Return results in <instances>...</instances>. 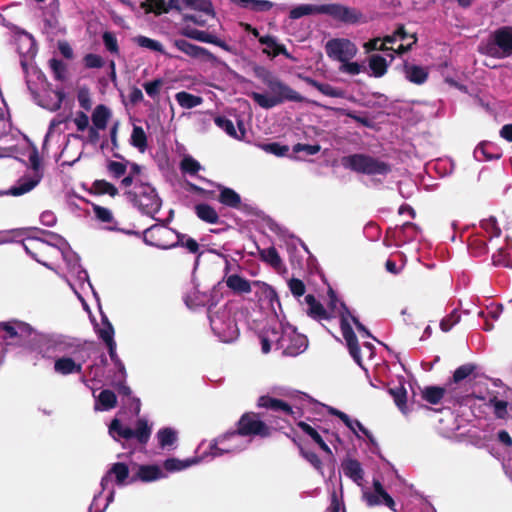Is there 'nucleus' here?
Instances as JSON below:
<instances>
[{
  "label": "nucleus",
  "instance_id": "f257e3e1",
  "mask_svg": "<svg viewBox=\"0 0 512 512\" xmlns=\"http://www.w3.org/2000/svg\"><path fill=\"white\" fill-rule=\"evenodd\" d=\"M23 248L38 263L55 270L64 279L77 272L81 286H90L85 282L87 271L81 266L79 256L62 236L51 232L45 233L44 239L28 236L23 241Z\"/></svg>",
  "mask_w": 512,
  "mask_h": 512
},
{
  "label": "nucleus",
  "instance_id": "f03ea898",
  "mask_svg": "<svg viewBox=\"0 0 512 512\" xmlns=\"http://www.w3.org/2000/svg\"><path fill=\"white\" fill-rule=\"evenodd\" d=\"M37 352L43 358H55L54 371L60 375L80 373L85 361L84 346L79 340L61 334L41 336Z\"/></svg>",
  "mask_w": 512,
  "mask_h": 512
},
{
  "label": "nucleus",
  "instance_id": "7ed1b4c3",
  "mask_svg": "<svg viewBox=\"0 0 512 512\" xmlns=\"http://www.w3.org/2000/svg\"><path fill=\"white\" fill-rule=\"evenodd\" d=\"M264 413L259 412H245L241 415L239 420L236 423V429L230 432L225 433L224 435L218 437L213 443L210 444V453L212 456H221L224 453H229L233 451L231 448H221L218 444L223 443L224 441L235 437H260V438H269L272 436V433L276 429L283 428L279 421L283 420L278 415H271L269 418H265Z\"/></svg>",
  "mask_w": 512,
  "mask_h": 512
},
{
  "label": "nucleus",
  "instance_id": "20e7f679",
  "mask_svg": "<svg viewBox=\"0 0 512 512\" xmlns=\"http://www.w3.org/2000/svg\"><path fill=\"white\" fill-rule=\"evenodd\" d=\"M254 73L258 79L269 89L271 95L259 92L249 93V97L263 109H271L285 101L304 102L305 98L297 91L285 84L279 77L264 67H256Z\"/></svg>",
  "mask_w": 512,
  "mask_h": 512
},
{
  "label": "nucleus",
  "instance_id": "39448f33",
  "mask_svg": "<svg viewBox=\"0 0 512 512\" xmlns=\"http://www.w3.org/2000/svg\"><path fill=\"white\" fill-rule=\"evenodd\" d=\"M341 165L347 170L368 176H387L392 171L391 164L365 153L343 156Z\"/></svg>",
  "mask_w": 512,
  "mask_h": 512
},
{
  "label": "nucleus",
  "instance_id": "423d86ee",
  "mask_svg": "<svg viewBox=\"0 0 512 512\" xmlns=\"http://www.w3.org/2000/svg\"><path fill=\"white\" fill-rule=\"evenodd\" d=\"M37 332L30 324L20 320H9L0 322V338L6 342V345L22 344L27 340L33 341V350L42 344L41 336H48Z\"/></svg>",
  "mask_w": 512,
  "mask_h": 512
},
{
  "label": "nucleus",
  "instance_id": "0eeeda50",
  "mask_svg": "<svg viewBox=\"0 0 512 512\" xmlns=\"http://www.w3.org/2000/svg\"><path fill=\"white\" fill-rule=\"evenodd\" d=\"M124 195L142 214L152 218L161 209V198L156 189L147 182H136L132 189L125 190Z\"/></svg>",
  "mask_w": 512,
  "mask_h": 512
},
{
  "label": "nucleus",
  "instance_id": "6e6552de",
  "mask_svg": "<svg viewBox=\"0 0 512 512\" xmlns=\"http://www.w3.org/2000/svg\"><path fill=\"white\" fill-rule=\"evenodd\" d=\"M340 329L342 332V336L346 341L347 348L349 350V354L353 358V360L362 367V358L360 353V346L357 339L356 334L354 333L348 318H351L352 322L356 326L357 330L361 333H364L366 337H371L372 334L370 331L359 321V319L356 316H353L349 310V308L346 306L345 303H340Z\"/></svg>",
  "mask_w": 512,
  "mask_h": 512
},
{
  "label": "nucleus",
  "instance_id": "1a4fd4ad",
  "mask_svg": "<svg viewBox=\"0 0 512 512\" xmlns=\"http://www.w3.org/2000/svg\"><path fill=\"white\" fill-rule=\"evenodd\" d=\"M478 51L482 55L503 59L512 56V26H502L493 31Z\"/></svg>",
  "mask_w": 512,
  "mask_h": 512
},
{
  "label": "nucleus",
  "instance_id": "9d476101",
  "mask_svg": "<svg viewBox=\"0 0 512 512\" xmlns=\"http://www.w3.org/2000/svg\"><path fill=\"white\" fill-rule=\"evenodd\" d=\"M68 120L69 116L62 114H58L51 120L43 143L44 150L48 151L51 147L55 146L57 151H60V156H64L68 153V146L71 142L70 136H72L75 142H79L77 136L65 134L68 127Z\"/></svg>",
  "mask_w": 512,
  "mask_h": 512
},
{
  "label": "nucleus",
  "instance_id": "9b49d317",
  "mask_svg": "<svg viewBox=\"0 0 512 512\" xmlns=\"http://www.w3.org/2000/svg\"><path fill=\"white\" fill-rule=\"evenodd\" d=\"M215 305L216 304L214 302H211L208 305V318L211 329L221 341L227 343L231 342L236 339L239 334L236 321L225 307L213 312L212 308Z\"/></svg>",
  "mask_w": 512,
  "mask_h": 512
},
{
  "label": "nucleus",
  "instance_id": "f8f14e48",
  "mask_svg": "<svg viewBox=\"0 0 512 512\" xmlns=\"http://www.w3.org/2000/svg\"><path fill=\"white\" fill-rule=\"evenodd\" d=\"M422 398L429 404L437 405L442 399H445L449 404L462 405L468 398L465 391H456L451 388L448 383L444 387L440 386H427L421 391Z\"/></svg>",
  "mask_w": 512,
  "mask_h": 512
},
{
  "label": "nucleus",
  "instance_id": "ddd939ff",
  "mask_svg": "<svg viewBox=\"0 0 512 512\" xmlns=\"http://www.w3.org/2000/svg\"><path fill=\"white\" fill-rule=\"evenodd\" d=\"M143 241L159 249L177 247V232L163 224H154L143 232Z\"/></svg>",
  "mask_w": 512,
  "mask_h": 512
},
{
  "label": "nucleus",
  "instance_id": "4468645a",
  "mask_svg": "<svg viewBox=\"0 0 512 512\" xmlns=\"http://www.w3.org/2000/svg\"><path fill=\"white\" fill-rule=\"evenodd\" d=\"M109 432L115 438L116 435L120 438L129 440L135 438L140 444H147L151 436V427L148 425L146 419H138L136 428L132 429L128 426L122 425L117 418L113 419L109 425Z\"/></svg>",
  "mask_w": 512,
  "mask_h": 512
},
{
  "label": "nucleus",
  "instance_id": "2eb2a0df",
  "mask_svg": "<svg viewBox=\"0 0 512 512\" xmlns=\"http://www.w3.org/2000/svg\"><path fill=\"white\" fill-rule=\"evenodd\" d=\"M325 51L329 58L346 62L354 58L358 52L357 46L347 38H333L326 42Z\"/></svg>",
  "mask_w": 512,
  "mask_h": 512
},
{
  "label": "nucleus",
  "instance_id": "dca6fc26",
  "mask_svg": "<svg viewBox=\"0 0 512 512\" xmlns=\"http://www.w3.org/2000/svg\"><path fill=\"white\" fill-rule=\"evenodd\" d=\"M322 11L323 14L329 15L334 20L345 24H357L363 21L361 11L338 3L323 4Z\"/></svg>",
  "mask_w": 512,
  "mask_h": 512
},
{
  "label": "nucleus",
  "instance_id": "f3484780",
  "mask_svg": "<svg viewBox=\"0 0 512 512\" xmlns=\"http://www.w3.org/2000/svg\"><path fill=\"white\" fill-rule=\"evenodd\" d=\"M278 348L283 350V354L287 356H297L303 353L308 347L306 336L298 334L295 331L284 332L276 340Z\"/></svg>",
  "mask_w": 512,
  "mask_h": 512
},
{
  "label": "nucleus",
  "instance_id": "a211bd4d",
  "mask_svg": "<svg viewBox=\"0 0 512 512\" xmlns=\"http://www.w3.org/2000/svg\"><path fill=\"white\" fill-rule=\"evenodd\" d=\"M134 472L133 465L130 467L126 463L116 462L109 469L108 473L101 479V486L104 490L108 485L109 480L114 477L115 483L118 486L131 485L132 473Z\"/></svg>",
  "mask_w": 512,
  "mask_h": 512
},
{
  "label": "nucleus",
  "instance_id": "6ab92c4d",
  "mask_svg": "<svg viewBox=\"0 0 512 512\" xmlns=\"http://www.w3.org/2000/svg\"><path fill=\"white\" fill-rule=\"evenodd\" d=\"M70 288L73 290V292L76 294L78 299L81 301L83 309L89 314V318L91 323L94 327H96V319L92 314V311L87 304V302L84 299V295H87L88 293H91L94 297H96V290L94 289L93 285L89 281V278L85 280L86 283H88L90 286L88 287H82L81 280L77 278V272H74L70 276H67L65 279Z\"/></svg>",
  "mask_w": 512,
  "mask_h": 512
},
{
  "label": "nucleus",
  "instance_id": "aec40b11",
  "mask_svg": "<svg viewBox=\"0 0 512 512\" xmlns=\"http://www.w3.org/2000/svg\"><path fill=\"white\" fill-rule=\"evenodd\" d=\"M42 178L41 172H28L23 175L13 186L4 194L12 196H21L34 189Z\"/></svg>",
  "mask_w": 512,
  "mask_h": 512
},
{
  "label": "nucleus",
  "instance_id": "412c9836",
  "mask_svg": "<svg viewBox=\"0 0 512 512\" xmlns=\"http://www.w3.org/2000/svg\"><path fill=\"white\" fill-rule=\"evenodd\" d=\"M134 472L132 473V479L130 482L136 483L141 482H152L164 477L161 468L155 464L148 465H137L133 463Z\"/></svg>",
  "mask_w": 512,
  "mask_h": 512
},
{
  "label": "nucleus",
  "instance_id": "4be33fe9",
  "mask_svg": "<svg viewBox=\"0 0 512 512\" xmlns=\"http://www.w3.org/2000/svg\"><path fill=\"white\" fill-rule=\"evenodd\" d=\"M257 407L270 410L275 414L282 413L284 415H294V411L288 402L269 395L260 396L257 400Z\"/></svg>",
  "mask_w": 512,
  "mask_h": 512
},
{
  "label": "nucleus",
  "instance_id": "5701e85b",
  "mask_svg": "<svg viewBox=\"0 0 512 512\" xmlns=\"http://www.w3.org/2000/svg\"><path fill=\"white\" fill-rule=\"evenodd\" d=\"M174 46L181 52L195 59H204L208 61L215 59L214 55L206 48L194 45L185 39H175Z\"/></svg>",
  "mask_w": 512,
  "mask_h": 512
},
{
  "label": "nucleus",
  "instance_id": "b1692460",
  "mask_svg": "<svg viewBox=\"0 0 512 512\" xmlns=\"http://www.w3.org/2000/svg\"><path fill=\"white\" fill-rule=\"evenodd\" d=\"M300 79L306 82L308 85L316 88L320 93L325 96L333 97V98H344L345 91L341 88L334 87L328 83H321L311 77L303 76L301 74L298 75Z\"/></svg>",
  "mask_w": 512,
  "mask_h": 512
},
{
  "label": "nucleus",
  "instance_id": "393cba45",
  "mask_svg": "<svg viewBox=\"0 0 512 512\" xmlns=\"http://www.w3.org/2000/svg\"><path fill=\"white\" fill-rule=\"evenodd\" d=\"M477 366L473 363H466L459 366L453 373L452 378L447 382L451 388L456 391H463L461 389L462 382L474 374Z\"/></svg>",
  "mask_w": 512,
  "mask_h": 512
},
{
  "label": "nucleus",
  "instance_id": "a878e982",
  "mask_svg": "<svg viewBox=\"0 0 512 512\" xmlns=\"http://www.w3.org/2000/svg\"><path fill=\"white\" fill-rule=\"evenodd\" d=\"M305 302L308 305L307 314L311 318H313L317 321L330 320L332 318V315L315 298L314 295H312V294L306 295Z\"/></svg>",
  "mask_w": 512,
  "mask_h": 512
},
{
  "label": "nucleus",
  "instance_id": "bb28decb",
  "mask_svg": "<svg viewBox=\"0 0 512 512\" xmlns=\"http://www.w3.org/2000/svg\"><path fill=\"white\" fill-rule=\"evenodd\" d=\"M389 57L390 60L387 61L385 57L379 54H372L369 56L368 65L374 77L380 78L387 73L389 65L394 60V55L391 53L389 54Z\"/></svg>",
  "mask_w": 512,
  "mask_h": 512
},
{
  "label": "nucleus",
  "instance_id": "cd10ccee",
  "mask_svg": "<svg viewBox=\"0 0 512 512\" xmlns=\"http://www.w3.org/2000/svg\"><path fill=\"white\" fill-rule=\"evenodd\" d=\"M405 77L414 84L422 85L428 79V70L422 66L405 63L404 64Z\"/></svg>",
  "mask_w": 512,
  "mask_h": 512
},
{
  "label": "nucleus",
  "instance_id": "c85d7f7f",
  "mask_svg": "<svg viewBox=\"0 0 512 512\" xmlns=\"http://www.w3.org/2000/svg\"><path fill=\"white\" fill-rule=\"evenodd\" d=\"M342 469L347 477L360 485L364 477V471L358 460L352 458L345 459L342 463Z\"/></svg>",
  "mask_w": 512,
  "mask_h": 512
},
{
  "label": "nucleus",
  "instance_id": "c756f323",
  "mask_svg": "<svg viewBox=\"0 0 512 512\" xmlns=\"http://www.w3.org/2000/svg\"><path fill=\"white\" fill-rule=\"evenodd\" d=\"M219 195L218 201L227 207L239 209L241 207V196L232 188L225 186H218Z\"/></svg>",
  "mask_w": 512,
  "mask_h": 512
},
{
  "label": "nucleus",
  "instance_id": "7c9ffc66",
  "mask_svg": "<svg viewBox=\"0 0 512 512\" xmlns=\"http://www.w3.org/2000/svg\"><path fill=\"white\" fill-rule=\"evenodd\" d=\"M114 333V329H111L109 327L106 330H98V337L101 338L103 342L106 344L111 360L116 365H119L122 368H124L123 364L121 363L116 353V342L114 340Z\"/></svg>",
  "mask_w": 512,
  "mask_h": 512
},
{
  "label": "nucleus",
  "instance_id": "2f4dec72",
  "mask_svg": "<svg viewBox=\"0 0 512 512\" xmlns=\"http://www.w3.org/2000/svg\"><path fill=\"white\" fill-rule=\"evenodd\" d=\"M194 212L196 216L203 222L208 224H217L219 223V215L216 209L207 204V203H199L194 207Z\"/></svg>",
  "mask_w": 512,
  "mask_h": 512
},
{
  "label": "nucleus",
  "instance_id": "473e14b6",
  "mask_svg": "<svg viewBox=\"0 0 512 512\" xmlns=\"http://www.w3.org/2000/svg\"><path fill=\"white\" fill-rule=\"evenodd\" d=\"M98 221L107 223V226H105L107 230L121 231L128 235H138L135 231L120 229L118 222L114 219L112 212L108 208L98 206Z\"/></svg>",
  "mask_w": 512,
  "mask_h": 512
},
{
  "label": "nucleus",
  "instance_id": "72a5a7b5",
  "mask_svg": "<svg viewBox=\"0 0 512 512\" xmlns=\"http://www.w3.org/2000/svg\"><path fill=\"white\" fill-rule=\"evenodd\" d=\"M297 426L308 436L312 438V440L329 456H333L332 450L323 440L322 436L319 432L313 428L311 425L304 421H300L297 423Z\"/></svg>",
  "mask_w": 512,
  "mask_h": 512
},
{
  "label": "nucleus",
  "instance_id": "f704fd0d",
  "mask_svg": "<svg viewBox=\"0 0 512 512\" xmlns=\"http://www.w3.org/2000/svg\"><path fill=\"white\" fill-rule=\"evenodd\" d=\"M113 156L115 158L121 159L122 161L120 162L108 160L106 163V169L112 178L119 179L123 177L127 172V162L126 159L123 156H121L118 152H114Z\"/></svg>",
  "mask_w": 512,
  "mask_h": 512
},
{
  "label": "nucleus",
  "instance_id": "c9c22d12",
  "mask_svg": "<svg viewBox=\"0 0 512 512\" xmlns=\"http://www.w3.org/2000/svg\"><path fill=\"white\" fill-rule=\"evenodd\" d=\"M226 285L228 288H230L234 293H245L248 294L251 292V283L241 277L238 274H232L226 278Z\"/></svg>",
  "mask_w": 512,
  "mask_h": 512
},
{
  "label": "nucleus",
  "instance_id": "e433bc0d",
  "mask_svg": "<svg viewBox=\"0 0 512 512\" xmlns=\"http://www.w3.org/2000/svg\"><path fill=\"white\" fill-rule=\"evenodd\" d=\"M313 14H323L322 5H312V4H301L296 7H293L289 11V18L291 20H297L301 17L313 15Z\"/></svg>",
  "mask_w": 512,
  "mask_h": 512
},
{
  "label": "nucleus",
  "instance_id": "4c0bfd02",
  "mask_svg": "<svg viewBox=\"0 0 512 512\" xmlns=\"http://www.w3.org/2000/svg\"><path fill=\"white\" fill-rule=\"evenodd\" d=\"M259 257L263 262H266L274 269H279L282 266V259L274 246L267 249H261L257 247Z\"/></svg>",
  "mask_w": 512,
  "mask_h": 512
},
{
  "label": "nucleus",
  "instance_id": "58836bf2",
  "mask_svg": "<svg viewBox=\"0 0 512 512\" xmlns=\"http://www.w3.org/2000/svg\"><path fill=\"white\" fill-rule=\"evenodd\" d=\"M495 147L493 144L489 142L480 143L476 149L474 150L475 158L479 161H489L500 158V154L498 152H492Z\"/></svg>",
  "mask_w": 512,
  "mask_h": 512
},
{
  "label": "nucleus",
  "instance_id": "ea45409f",
  "mask_svg": "<svg viewBox=\"0 0 512 512\" xmlns=\"http://www.w3.org/2000/svg\"><path fill=\"white\" fill-rule=\"evenodd\" d=\"M175 99L178 104L185 109H192L200 104H202L203 99L200 96L193 95L186 91H180L176 93Z\"/></svg>",
  "mask_w": 512,
  "mask_h": 512
},
{
  "label": "nucleus",
  "instance_id": "a19ab883",
  "mask_svg": "<svg viewBox=\"0 0 512 512\" xmlns=\"http://www.w3.org/2000/svg\"><path fill=\"white\" fill-rule=\"evenodd\" d=\"M373 488L374 493L371 492H365L363 494V498L365 499L368 506H378L382 504L380 497L384 495V493H387L385 489L383 488V485L381 482L377 479L373 480Z\"/></svg>",
  "mask_w": 512,
  "mask_h": 512
},
{
  "label": "nucleus",
  "instance_id": "79ce46f5",
  "mask_svg": "<svg viewBox=\"0 0 512 512\" xmlns=\"http://www.w3.org/2000/svg\"><path fill=\"white\" fill-rule=\"evenodd\" d=\"M373 488L374 493L371 492H365L363 494V498L365 499L368 506H378L382 504L380 497L384 495V493H387L385 489L383 488V485L381 482L377 479L373 480Z\"/></svg>",
  "mask_w": 512,
  "mask_h": 512
},
{
  "label": "nucleus",
  "instance_id": "37998d69",
  "mask_svg": "<svg viewBox=\"0 0 512 512\" xmlns=\"http://www.w3.org/2000/svg\"><path fill=\"white\" fill-rule=\"evenodd\" d=\"M130 143L133 147L137 148L142 153L147 149V135L141 126H133Z\"/></svg>",
  "mask_w": 512,
  "mask_h": 512
},
{
  "label": "nucleus",
  "instance_id": "c03bdc74",
  "mask_svg": "<svg viewBox=\"0 0 512 512\" xmlns=\"http://www.w3.org/2000/svg\"><path fill=\"white\" fill-rule=\"evenodd\" d=\"M140 8L146 14L154 13L155 15H162L168 13V8L165 0H145L141 2Z\"/></svg>",
  "mask_w": 512,
  "mask_h": 512
},
{
  "label": "nucleus",
  "instance_id": "a18cd8bd",
  "mask_svg": "<svg viewBox=\"0 0 512 512\" xmlns=\"http://www.w3.org/2000/svg\"><path fill=\"white\" fill-rule=\"evenodd\" d=\"M184 4L194 10L200 11L211 17L215 16V11L211 0H183Z\"/></svg>",
  "mask_w": 512,
  "mask_h": 512
},
{
  "label": "nucleus",
  "instance_id": "49530a36",
  "mask_svg": "<svg viewBox=\"0 0 512 512\" xmlns=\"http://www.w3.org/2000/svg\"><path fill=\"white\" fill-rule=\"evenodd\" d=\"M292 441L298 446L300 455L307 460L316 470L322 472V461L319 456L311 450L305 449L295 438Z\"/></svg>",
  "mask_w": 512,
  "mask_h": 512
},
{
  "label": "nucleus",
  "instance_id": "de8ad7c7",
  "mask_svg": "<svg viewBox=\"0 0 512 512\" xmlns=\"http://www.w3.org/2000/svg\"><path fill=\"white\" fill-rule=\"evenodd\" d=\"M117 404V397L111 390L105 389L98 394V410L100 407L104 410L112 409Z\"/></svg>",
  "mask_w": 512,
  "mask_h": 512
},
{
  "label": "nucleus",
  "instance_id": "09e8293b",
  "mask_svg": "<svg viewBox=\"0 0 512 512\" xmlns=\"http://www.w3.org/2000/svg\"><path fill=\"white\" fill-rule=\"evenodd\" d=\"M157 438L161 448L172 446L177 440V433L170 427L162 428L157 432Z\"/></svg>",
  "mask_w": 512,
  "mask_h": 512
},
{
  "label": "nucleus",
  "instance_id": "8fccbe9b",
  "mask_svg": "<svg viewBox=\"0 0 512 512\" xmlns=\"http://www.w3.org/2000/svg\"><path fill=\"white\" fill-rule=\"evenodd\" d=\"M389 393L393 397L396 406L405 412L407 404V391L403 385L394 388H389Z\"/></svg>",
  "mask_w": 512,
  "mask_h": 512
},
{
  "label": "nucleus",
  "instance_id": "3c124183",
  "mask_svg": "<svg viewBox=\"0 0 512 512\" xmlns=\"http://www.w3.org/2000/svg\"><path fill=\"white\" fill-rule=\"evenodd\" d=\"M135 43L142 48H147L152 51H156V52L165 54L163 45L159 41L151 39L149 37L142 36V35L137 36L135 38Z\"/></svg>",
  "mask_w": 512,
  "mask_h": 512
},
{
  "label": "nucleus",
  "instance_id": "603ef678",
  "mask_svg": "<svg viewBox=\"0 0 512 512\" xmlns=\"http://www.w3.org/2000/svg\"><path fill=\"white\" fill-rule=\"evenodd\" d=\"M194 462V460L182 461L177 458H168L164 461L163 467L168 472H176L188 468Z\"/></svg>",
  "mask_w": 512,
  "mask_h": 512
},
{
  "label": "nucleus",
  "instance_id": "864d4df0",
  "mask_svg": "<svg viewBox=\"0 0 512 512\" xmlns=\"http://www.w3.org/2000/svg\"><path fill=\"white\" fill-rule=\"evenodd\" d=\"M201 169L200 163L191 156H185L180 162V170L183 173L196 175Z\"/></svg>",
  "mask_w": 512,
  "mask_h": 512
},
{
  "label": "nucleus",
  "instance_id": "5fc2aeb1",
  "mask_svg": "<svg viewBox=\"0 0 512 512\" xmlns=\"http://www.w3.org/2000/svg\"><path fill=\"white\" fill-rule=\"evenodd\" d=\"M181 35L204 43H208L211 36V34L206 31L198 30L191 27L183 28L181 30Z\"/></svg>",
  "mask_w": 512,
  "mask_h": 512
},
{
  "label": "nucleus",
  "instance_id": "6e6d98bb",
  "mask_svg": "<svg viewBox=\"0 0 512 512\" xmlns=\"http://www.w3.org/2000/svg\"><path fill=\"white\" fill-rule=\"evenodd\" d=\"M102 39L106 50L110 52L112 55L119 56L120 49L115 34L106 31L103 33Z\"/></svg>",
  "mask_w": 512,
  "mask_h": 512
},
{
  "label": "nucleus",
  "instance_id": "4d7b16f0",
  "mask_svg": "<svg viewBox=\"0 0 512 512\" xmlns=\"http://www.w3.org/2000/svg\"><path fill=\"white\" fill-rule=\"evenodd\" d=\"M253 284L260 287V291L263 297L269 302L271 306L275 301L279 303L278 294L272 286L260 281H254Z\"/></svg>",
  "mask_w": 512,
  "mask_h": 512
},
{
  "label": "nucleus",
  "instance_id": "13d9d810",
  "mask_svg": "<svg viewBox=\"0 0 512 512\" xmlns=\"http://www.w3.org/2000/svg\"><path fill=\"white\" fill-rule=\"evenodd\" d=\"M177 246L185 247L190 253L196 254L199 252V244L197 241L185 234L177 232Z\"/></svg>",
  "mask_w": 512,
  "mask_h": 512
},
{
  "label": "nucleus",
  "instance_id": "bf43d9fd",
  "mask_svg": "<svg viewBox=\"0 0 512 512\" xmlns=\"http://www.w3.org/2000/svg\"><path fill=\"white\" fill-rule=\"evenodd\" d=\"M262 149L270 154H273L278 157L286 156L289 152V146L288 145H282L278 142H272L262 145Z\"/></svg>",
  "mask_w": 512,
  "mask_h": 512
},
{
  "label": "nucleus",
  "instance_id": "052dcab7",
  "mask_svg": "<svg viewBox=\"0 0 512 512\" xmlns=\"http://www.w3.org/2000/svg\"><path fill=\"white\" fill-rule=\"evenodd\" d=\"M214 122L219 128L224 130L229 136L239 139L236 129L234 127V124L230 119H228L224 116H217L215 118Z\"/></svg>",
  "mask_w": 512,
  "mask_h": 512
},
{
  "label": "nucleus",
  "instance_id": "680f3d73",
  "mask_svg": "<svg viewBox=\"0 0 512 512\" xmlns=\"http://www.w3.org/2000/svg\"><path fill=\"white\" fill-rule=\"evenodd\" d=\"M25 234L23 229H11L0 231V245L13 242L16 238Z\"/></svg>",
  "mask_w": 512,
  "mask_h": 512
},
{
  "label": "nucleus",
  "instance_id": "e2e57ef3",
  "mask_svg": "<svg viewBox=\"0 0 512 512\" xmlns=\"http://www.w3.org/2000/svg\"><path fill=\"white\" fill-rule=\"evenodd\" d=\"M346 512L342 495L339 497L336 490L333 489L330 494V505L327 508V512Z\"/></svg>",
  "mask_w": 512,
  "mask_h": 512
},
{
  "label": "nucleus",
  "instance_id": "0e129e2a",
  "mask_svg": "<svg viewBox=\"0 0 512 512\" xmlns=\"http://www.w3.org/2000/svg\"><path fill=\"white\" fill-rule=\"evenodd\" d=\"M364 49L367 53L371 52V51H383V52H386V51H390V50H393L392 47H388L386 46L381 38L379 37H376V38H373L371 40H369L368 42H366L364 44Z\"/></svg>",
  "mask_w": 512,
  "mask_h": 512
},
{
  "label": "nucleus",
  "instance_id": "69168bd1",
  "mask_svg": "<svg viewBox=\"0 0 512 512\" xmlns=\"http://www.w3.org/2000/svg\"><path fill=\"white\" fill-rule=\"evenodd\" d=\"M460 321V315L456 310L452 311L448 316L443 318L440 322V328L443 332H448L451 328Z\"/></svg>",
  "mask_w": 512,
  "mask_h": 512
},
{
  "label": "nucleus",
  "instance_id": "338daca9",
  "mask_svg": "<svg viewBox=\"0 0 512 512\" xmlns=\"http://www.w3.org/2000/svg\"><path fill=\"white\" fill-rule=\"evenodd\" d=\"M118 193V188L114 184L106 180H98V195L108 194L111 197H115Z\"/></svg>",
  "mask_w": 512,
  "mask_h": 512
},
{
  "label": "nucleus",
  "instance_id": "774afa93",
  "mask_svg": "<svg viewBox=\"0 0 512 512\" xmlns=\"http://www.w3.org/2000/svg\"><path fill=\"white\" fill-rule=\"evenodd\" d=\"M163 85V80L158 78L150 82H146L143 84V87L145 89V92L150 96L151 98H155L159 95L160 89Z\"/></svg>",
  "mask_w": 512,
  "mask_h": 512
}]
</instances>
